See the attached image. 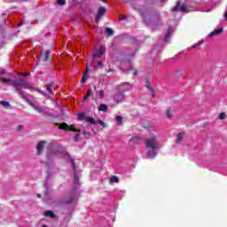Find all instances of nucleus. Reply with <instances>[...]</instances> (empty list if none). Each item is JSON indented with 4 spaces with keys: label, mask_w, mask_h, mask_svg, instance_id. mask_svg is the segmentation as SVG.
I'll return each mask as SVG.
<instances>
[{
    "label": "nucleus",
    "mask_w": 227,
    "mask_h": 227,
    "mask_svg": "<svg viewBox=\"0 0 227 227\" xmlns=\"http://www.w3.org/2000/svg\"><path fill=\"white\" fill-rule=\"evenodd\" d=\"M199 45H201V42H199L197 44L192 45V49H196V47H198Z\"/></svg>",
    "instance_id": "nucleus-38"
},
{
    "label": "nucleus",
    "mask_w": 227,
    "mask_h": 227,
    "mask_svg": "<svg viewBox=\"0 0 227 227\" xmlns=\"http://www.w3.org/2000/svg\"><path fill=\"white\" fill-rule=\"evenodd\" d=\"M0 82H3L4 84L10 82L11 86L14 88V90L17 91V93H19L20 96V91H24L23 90H29L30 91H37L38 93H41V95L45 96V92L43 90H40V89L31 86V82H27L24 78H20L18 80L12 81L11 79H8V78L0 77Z\"/></svg>",
    "instance_id": "nucleus-3"
},
{
    "label": "nucleus",
    "mask_w": 227,
    "mask_h": 227,
    "mask_svg": "<svg viewBox=\"0 0 227 227\" xmlns=\"http://www.w3.org/2000/svg\"><path fill=\"white\" fill-rule=\"evenodd\" d=\"M219 120H224L226 118V114L225 113H221L218 116Z\"/></svg>",
    "instance_id": "nucleus-33"
},
{
    "label": "nucleus",
    "mask_w": 227,
    "mask_h": 227,
    "mask_svg": "<svg viewBox=\"0 0 227 227\" xmlns=\"http://www.w3.org/2000/svg\"><path fill=\"white\" fill-rule=\"evenodd\" d=\"M52 88H54V82L46 84V90L48 93H52Z\"/></svg>",
    "instance_id": "nucleus-20"
},
{
    "label": "nucleus",
    "mask_w": 227,
    "mask_h": 227,
    "mask_svg": "<svg viewBox=\"0 0 227 227\" xmlns=\"http://www.w3.org/2000/svg\"><path fill=\"white\" fill-rule=\"evenodd\" d=\"M24 24V22H20V24H19V27H20V26H22Z\"/></svg>",
    "instance_id": "nucleus-45"
},
{
    "label": "nucleus",
    "mask_w": 227,
    "mask_h": 227,
    "mask_svg": "<svg viewBox=\"0 0 227 227\" xmlns=\"http://www.w3.org/2000/svg\"><path fill=\"white\" fill-rule=\"evenodd\" d=\"M59 129H62L63 130H70L71 132H79V129H75L74 125H68L66 122L63 123H56Z\"/></svg>",
    "instance_id": "nucleus-7"
},
{
    "label": "nucleus",
    "mask_w": 227,
    "mask_h": 227,
    "mask_svg": "<svg viewBox=\"0 0 227 227\" xmlns=\"http://www.w3.org/2000/svg\"><path fill=\"white\" fill-rule=\"evenodd\" d=\"M59 155H60V157H63V155H66V157H67V162L71 164L73 171L74 173V184L76 188L79 187L81 185V184L79 183V178H81V170H77V165L75 164L72 157H70V154L67 153L65 148L61 145L58 144V141L53 140L48 145L47 157L48 159H51V157H58Z\"/></svg>",
    "instance_id": "nucleus-1"
},
{
    "label": "nucleus",
    "mask_w": 227,
    "mask_h": 227,
    "mask_svg": "<svg viewBox=\"0 0 227 227\" xmlns=\"http://www.w3.org/2000/svg\"><path fill=\"white\" fill-rule=\"evenodd\" d=\"M110 184H118L120 182V179L116 176H113L109 179Z\"/></svg>",
    "instance_id": "nucleus-21"
},
{
    "label": "nucleus",
    "mask_w": 227,
    "mask_h": 227,
    "mask_svg": "<svg viewBox=\"0 0 227 227\" xmlns=\"http://www.w3.org/2000/svg\"><path fill=\"white\" fill-rule=\"evenodd\" d=\"M2 74H6V69L2 70Z\"/></svg>",
    "instance_id": "nucleus-44"
},
{
    "label": "nucleus",
    "mask_w": 227,
    "mask_h": 227,
    "mask_svg": "<svg viewBox=\"0 0 227 227\" xmlns=\"http://www.w3.org/2000/svg\"><path fill=\"white\" fill-rule=\"evenodd\" d=\"M122 20H127V18H126V17H124V18H122Z\"/></svg>",
    "instance_id": "nucleus-50"
},
{
    "label": "nucleus",
    "mask_w": 227,
    "mask_h": 227,
    "mask_svg": "<svg viewBox=\"0 0 227 227\" xmlns=\"http://www.w3.org/2000/svg\"><path fill=\"white\" fill-rule=\"evenodd\" d=\"M88 98H90V94H86V95L83 97L82 102H85V100H88Z\"/></svg>",
    "instance_id": "nucleus-37"
},
{
    "label": "nucleus",
    "mask_w": 227,
    "mask_h": 227,
    "mask_svg": "<svg viewBox=\"0 0 227 227\" xmlns=\"http://www.w3.org/2000/svg\"><path fill=\"white\" fill-rule=\"evenodd\" d=\"M23 75H24L25 77H29V75H31V74H29V73H25V74H23Z\"/></svg>",
    "instance_id": "nucleus-41"
},
{
    "label": "nucleus",
    "mask_w": 227,
    "mask_h": 227,
    "mask_svg": "<svg viewBox=\"0 0 227 227\" xmlns=\"http://www.w3.org/2000/svg\"><path fill=\"white\" fill-rule=\"evenodd\" d=\"M47 142L45 141H41L37 144V153L38 155H41V153L43 152V148L45 147V145Z\"/></svg>",
    "instance_id": "nucleus-13"
},
{
    "label": "nucleus",
    "mask_w": 227,
    "mask_h": 227,
    "mask_svg": "<svg viewBox=\"0 0 227 227\" xmlns=\"http://www.w3.org/2000/svg\"><path fill=\"white\" fill-rule=\"evenodd\" d=\"M172 12H189L187 11V5H180V2H177L176 5L172 8Z\"/></svg>",
    "instance_id": "nucleus-11"
},
{
    "label": "nucleus",
    "mask_w": 227,
    "mask_h": 227,
    "mask_svg": "<svg viewBox=\"0 0 227 227\" xmlns=\"http://www.w3.org/2000/svg\"><path fill=\"white\" fill-rule=\"evenodd\" d=\"M37 198H42V195H40V194H37Z\"/></svg>",
    "instance_id": "nucleus-48"
},
{
    "label": "nucleus",
    "mask_w": 227,
    "mask_h": 227,
    "mask_svg": "<svg viewBox=\"0 0 227 227\" xmlns=\"http://www.w3.org/2000/svg\"><path fill=\"white\" fill-rule=\"evenodd\" d=\"M121 67H122V70H124V72H129V70H130V67H129L128 69H125L123 67H125V62L121 63Z\"/></svg>",
    "instance_id": "nucleus-35"
},
{
    "label": "nucleus",
    "mask_w": 227,
    "mask_h": 227,
    "mask_svg": "<svg viewBox=\"0 0 227 227\" xmlns=\"http://www.w3.org/2000/svg\"><path fill=\"white\" fill-rule=\"evenodd\" d=\"M88 69L83 73L82 77V83L84 84L86 81H88Z\"/></svg>",
    "instance_id": "nucleus-24"
},
{
    "label": "nucleus",
    "mask_w": 227,
    "mask_h": 227,
    "mask_svg": "<svg viewBox=\"0 0 227 227\" xmlns=\"http://www.w3.org/2000/svg\"><path fill=\"white\" fill-rule=\"evenodd\" d=\"M93 52V58L99 59V58H102L106 54V46L94 47Z\"/></svg>",
    "instance_id": "nucleus-6"
},
{
    "label": "nucleus",
    "mask_w": 227,
    "mask_h": 227,
    "mask_svg": "<svg viewBox=\"0 0 227 227\" xmlns=\"http://www.w3.org/2000/svg\"><path fill=\"white\" fill-rule=\"evenodd\" d=\"M87 95H89V97H91V89H89L87 90Z\"/></svg>",
    "instance_id": "nucleus-40"
},
{
    "label": "nucleus",
    "mask_w": 227,
    "mask_h": 227,
    "mask_svg": "<svg viewBox=\"0 0 227 227\" xmlns=\"http://www.w3.org/2000/svg\"><path fill=\"white\" fill-rule=\"evenodd\" d=\"M43 227H47V225H43Z\"/></svg>",
    "instance_id": "nucleus-53"
},
{
    "label": "nucleus",
    "mask_w": 227,
    "mask_h": 227,
    "mask_svg": "<svg viewBox=\"0 0 227 227\" xmlns=\"http://www.w3.org/2000/svg\"><path fill=\"white\" fill-rule=\"evenodd\" d=\"M145 88H147V90L151 91L153 98H155V91L153 90V88L152 87V85L150 84V81L148 80H146L145 82Z\"/></svg>",
    "instance_id": "nucleus-15"
},
{
    "label": "nucleus",
    "mask_w": 227,
    "mask_h": 227,
    "mask_svg": "<svg viewBox=\"0 0 227 227\" xmlns=\"http://www.w3.org/2000/svg\"><path fill=\"white\" fill-rule=\"evenodd\" d=\"M50 58H51V51H45L43 61H49Z\"/></svg>",
    "instance_id": "nucleus-26"
},
{
    "label": "nucleus",
    "mask_w": 227,
    "mask_h": 227,
    "mask_svg": "<svg viewBox=\"0 0 227 227\" xmlns=\"http://www.w3.org/2000/svg\"><path fill=\"white\" fill-rule=\"evenodd\" d=\"M171 35H173V27H169L168 30L167 31L164 38H163V42L166 43V42H168V39L169 38V36H171Z\"/></svg>",
    "instance_id": "nucleus-16"
},
{
    "label": "nucleus",
    "mask_w": 227,
    "mask_h": 227,
    "mask_svg": "<svg viewBox=\"0 0 227 227\" xmlns=\"http://www.w3.org/2000/svg\"><path fill=\"white\" fill-rule=\"evenodd\" d=\"M98 111H102L103 113L107 112L108 106L106 104H100L98 107Z\"/></svg>",
    "instance_id": "nucleus-19"
},
{
    "label": "nucleus",
    "mask_w": 227,
    "mask_h": 227,
    "mask_svg": "<svg viewBox=\"0 0 227 227\" xmlns=\"http://www.w3.org/2000/svg\"><path fill=\"white\" fill-rule=\"evenodd\" d=\"M115 121H116L117 125H123V117L117 115L115 117Z\"/></svg>",
    "instance_id": "nucleus-22"
},
{
    "label": "nucleus",
    "mask_w": 227,
    "mask_h": 227,
    "mask_svg": "<svg viewBox=\"0 0 227 227\" xmlns=\"http://www.w3.org/2000/svg\"><path fill=\"white\" fill-rule=\"evenodd\" d=\"M221 33H223V27L214 30L208 35V36L209 38H212V36H217V35H221Z\"/></svg>",
    "instance_id": "nucleus-17"
},
{
    "label": "nucleus",
    "mask_w": 227,
    "mask_h": 227,
    "mask_svg": "<svg viewBox=\"0 0 227 227\" xmlns=\"http://www.w3.org/2000/svg\"><path fill=\"white\" fill-rule=\"evenodd\" d=\"M0 105L6 108L10 107V103L4 100L0 101Z\"/></svg>",
    "instance_id": "nucleus-29"
},
{
    "label": "nucleus",
    "mask_w": 227,
    "mask_h": 227,
    "mask_svg": "<svg viewBox=\"0 0 227 227\" xmlns=\"http://www.w3.org/2000/svg\"><path fill=\"white\" fill-rule=\"evenodd\" d=\"M141 143V137L139 136H135L129 140V145H139Z\"/></svg>",
    "instance_id": "nucleus-14"
},
{
    "label": "nucleus",
    "mask_w": 227,
    "mask_h": 227,
    "mask_svg": "<svg viewBox=\"0 0 227 227\" xmlns=\"http://www.w3.org/2000/svg\"><path fill=\"white\" fill-rule=\"evenodd\" d=\"M97 65H98V67L99 68H102V67H104V64L102 63V61H98V62L97 63Z\"/></svg>",
    "instance_id": "nucleus-36"
},
{
    "label": "nucleus",
    "mask_w": 227,
    "mask_h": 227,
    "mask_svg": "<svg viewBox=\"0 0 227 227\" xmlns=\"http://www.w3.org/2000/svg\"><path fill=\"white\" fill-rule=\"evenodd\" d=\"M3 15H6V13H4Z\"/></svg>",
    "instance_id": "nucleus-54"
},
{
    "label": "nucleus",
    "mask_w": 227,
    "mask_h": 227,
    "mask_svg": "<svg viewBox=\"0 0 227 227\" xmlns=\"http://www.w3.org/2000/svg\"><path fill=\"white\" fill-rule=\"evenodd\" d=\"M49 180V176L46 177V182H45V184H44V187H45V189H46V194H47V192H48V191H49V185L47 184V181Z\"/></svg>",
    "instance_id": "nucleus-34"
},
{
    "label": "nucleus",
    "mask_w": 227,
    "mask_h": 227,
    "mask_svg": "<svg viewBox=\"0 0 227 227\" xmlns=\"http://www.w3.org/2000/svg\"><path fill=\"white\" fill-rule=\"evenodd\" d=\"M130 90H132V84L129 82H124L119 86V91L123 94H125L126 91H130Z\"/></svg>",
    "instance_id": "nucleus-10"
},
{
    "label": "nucleus",
    "mask_w": 227,
    "mask_h": 227,
    "mask_svg": "<svg viewBox=\"0 0 227 227\" xmlns=\"http://www.w3.org/2000/svg\"><path fill=\"white\" fill-rule=\"evenodd\" d=\"M183 139H184V133H179V134H177L176 143H177V145H179L180 143H182Z\"/></svg>",
    "instance_id": "nucleus-23"
},
{
    "label": "nucleus",
    "mask_w": 227,
    "mask_h": 227,
    "mask_svg": "<svg viewBox=\"0 0 227 227\" xmlns=\"http://www.w3.org/2000/svg\"><path fill=\"white\" fill-rule=\"evenodd\" d=\"M145 147L147 148V157L149 159H155L157 157V150L160 148V144L157 140V137L152 136L145 140Z\"/></svg>",
    "instance_id": "nucleus-4"
},
{
    "label": "nucleus",
    "mask_w": 227,
    "mask_h": 227,
    "mask_svg": "<svg viewBox=\"0 0 227 227\" xmlns=\"http://www.w3.org/2000/svg\"><path fill=\"white\" fill-rule=\"evenodd\" d=\"M48 175L50 174L49 170H47Z\"/></svg>",
    "instance_id": "nucleus-52"
},
{
    "label": "nucleus",
    "mask_w": 227,
    "mask_h": 227,
    "mask_svg": "<svg viewBox=\"0 0 227 227\" xmlns=\"http://www.w3.org/2000/svg\"><path fill=\"white\" fill-rule=\"evenodd\" d=\"M22 129H24V126H22V125H20V126L18 127V130H22Z\"/></svg>",
    "instance_id": "nucleus-42"
},
{
    "label": "nucleus",
    "mask_w": 227,
    "mask_h": 227,
    "mask_svg": "<svg viewBox=\"0 0 227 227\" xmlns=\"http://www.w3.org/2000/svg\"><path fill=\"white\" fill-rule=\"evenodd\" d=\"M106 8L105 7H100L98 10V13L96 15V22H98V20H100V19H102L105 15H106Z\"/></svg>",
    "instance_id": "nucleus-12"
},
{
    "label": "nucleus",
    "mask_w": 227,
    "mask_h": 227,
    "mask_svg": "<svg viewBox=\"0 0 227 227\" xmlns=\"http://www.w3.org/2000/svg\"><path fill=\"white\" fill-rule=\"evenodd\" d=\"M77 139H79V134L74 136V141H77Z\"/></svg>",
    "instance_id": "nucleus-43"
},
{
    "label": "nucleus",
    "mask_w": 227,
    "mask_h": 227,
    "mask_svg": "<svg viewBox=\"0 0 227 227\" xmlns=\"http://www.w3.org/2000/svg\"><path fill=\"white\" fill-rule=\"evenodd\" d=\"M166 114H167V118H171V116H172L171 108H168V109L167 110Z\"/></svg>",
    "instance_id": "nucleus-32"
},
{
    "label": "nucleus",
    "mask_w": 227,
    "mask_h": 227,
    "mask_svg": "<svg viewBox=\"0 0 227 227\" xmlns=\"http://www.w3.org/2000/svg\"><path fill=\"white\" fill-rule=\"evenodd\" d=\"M103 3H106V0H101Z\"/></svg>",
    "instance_id": "nucleus-51"
},
{
    "label": "nucleus",
    "mask_w": 227,
    "mask_h": 227,
    "mask_svg": "<svg viewBox=\"0 0 227 227\" xmlns=\"http://www.w3.org/2000/svg\"><path fill=\"white\" fill-rule=\"evenodd\" d=\"M57 4L59 6H64V4H67V0H57Z\"/></svg>",
    "instance_id": "nucleus-31"
},
{
    "label": "nucleus",
    "mask_w": 227,
    "mask_h": 227,
    "mask_svg": "<svg viewBox=\"0 0 227 227\" xmlns=\"http://www.w3.org/2000/svg\"><path fill=\"white\" fill-rule=\"evenodd\" d=\"M126 96L121 91L115 93L113 96V100L115 104H121V102H125Z\"/></svg>",
    "instance_id": "nucleus-8"
},
{
    "label": "nucleus",
    "mask_w": 227,
    "mask_h": 227,
    "mask_svg": "<svg viewBox=\"0 0 227 227\" xmlns=\"http://www.w3.org/2000/svg\"><path fill=\"white\" fill-rule=\"evenodd\" d=\"M97 123H98V125H101L103 129H106L107 127V124H106V122H104L102 120H98Z\"/></svg>",
    "instance_id": "nucleus-30"
},
{
    "label": "nucleus",
    "mask_w": 227,
    "mask_h": 227,
    "mask_svg": "<svg viewBox=\"0 0 227 227\" xmlns=\"http://www.w3.org/2000/svg\"><path fill=\"white\" fill-rule=\"evenodd\" d=\"M84 116H85L84 113L78 114L79 118H84Z\"/></svg>",
    "instance_id": "nucleus-39"
},
{
    "label": "nucleus",
    "mask_w": 227,
    "mask_h": 227,
    "mask_svg": "<svg viewBox=\"0 0 227 227\" xmlns=\"http://www.w3.org/2000/svg\"><path fill=\"white\" fill-rule=\"evenodd\" d=\"M105 33H106V35H108V36H113L114 31H113L112 28L107 27V28H106Z\"/></svg>",
    "instance_id": "nucleus-25"
},
{
    "label": "nucleus",
    "mask_w": 227,
    "mask_h": 227,
    "mask_svg": "<svg viewBox=\"0 0 227 227\" xmlns=\"http://www.w3.org/2000/svg\"><path fill=\"white\" fill-rule=\"evenodd\" d=\"M77 201V193L75 192H72L64 200L65 205H72V203H75Z\"/></svg>",
    "instance_id": "nucleus-9"
},
{
    "label": "nucleus",
    "mask_w": 227,
    "mask_h": 227,
    "mask_svg": "<svg viewBox=\"0 0 227 227\" xmlns=\"http://www.w3.org/2000/svg\"><path fill=\"white\" fill-rule=\"evenodd\" d=\"M105 95H106V92L104 91V90H98L96 92L95 98H99V100H102Z\"/></svg>",
    "instance_id": "nucleus-18"
},
{
    "label": "nucleus",
    "mask_w": 227,
    "mask_h": 227,
    "mask_svg": "<svg viewBox=\"0 0 227 227\" xmlns=\"http://www.w3.org/2000/svg\"><path fill=\"white\" fill-rule=\"evenodd\" d=\"M166 0H160L161 3H164Z\"/></svg>",
    "instance_id": "nucleus-49"
},
{
    "label": "nucleus",
    "mask_w": 227,
    "mask_h": 227,
    "mask_svg": "<svg viewBox=\"0 0 227 227\" xmlns=\"http://www.w3.org/2000/svg\"><path fill=\"white\" fill-rule=\"evenodd\" d=\"M20 93L21 98H23V100L25 102H27V104H29V106L34 107V109L35 111H37V113H39L40 114H43V115L47 114V112L45 111V108L42 107L39 105H34L33 102L31 101V99H29L28 98L26 97V91H20Z\"/></svg>",
    "instance_id": "nucleus-5"
},
{
    "label": "nucleus",
    "mask_w": 227,
    "mask_h": 227,
    "mask_svg": "<svg viewBox=\"0 0 227 227\" xmlns=\"http://www.w3.org/2000/svg\"><path fill=\"white\" fill-rule=\"evenodd\" d=\"M134 75L137 76V71L134 72Z\"/></svg>",
    "instance_id": "nucleus-47"
},
{
    "label": "nucleus",
    "mask_w": 227,
    "mask_h": 227,
    "mask_svg": "<svg viewBox=\"0 0 227 227\" xmlns=\"http://www.w3.org/2000/svg\"><path fill=\"white\" fill-rule=\"evenodd\" d=\"M87 121L90 123V125H95L97 121H95V119L93 117H87Z\"/></svg>",
    "instance_id": "nucleus-28"
},
{
    "label": "nucleus",
    "mask_w": 227,
    "mask_h": 227,
    "mask_svg": "<svg viewBox=\"0 0 227 227\" xmlns=\"http://www.w3.org/2000/svg\"><path fill=\"white\" fill-rule=\"evenodd\" d=\"M46 166L48 168H51V164H49V163H46Z\"/></svg>",
    "instance_id": "nucleus-46"
},
{
    "label": "nucleus",
    "mask_w": 227,
    "mask_h": 227,
    "mask_svg": "<svg viewBox=\"0 0 227 227\" xmlns=\"http://www.w3.org/2000/svg\"><path fill=\"white\" fill-rule=\"evenodd\" d=\"M142 19L148 27L155 30L162 26V18L160 13L153 9H144L141 11Z\"/></svg>",
    "instance_id": "nucleus-2"
},
{
    "label": "nucleus",
    "mask_w": 227,
    "mask_h": 227,
    "mask_svg": "<svg viewBox=\"0 0 227 227\" xmlns=\"http://www.w3.org/2000/svg\"><path fill=\"white\" fill-rule=\"evenodd\" d=\"M44 215H45V217H51V218L55 216L54 213L52 211L44 212Z\"/></svg>",
    "instance_id": "nucleus-27"
}]
</instances>
